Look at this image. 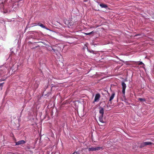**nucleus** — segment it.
<instances>
[{
	"instance_id": "4468645a",
	"label": "nucleus",
	"mask_w": 154,
	"mask_h": 154,
	"mask_svg": "<svg viewBox=\"0 0 154 154\" xmlns=\"http://www.w3.org/2000/svg\"><path fill=\"white\" fill-rule=\"evenodd\" d=\"M52 50H53V51H54L55 53H56L57 52V50L53 48H52Z\"/></svg>"
},
{
	"instance_id": "a211bd4d",
	"label": "nucleus",
	"mask_w": 154,
	"mask_h": 154,
	"mask_svg": "<svg viewBox=\"0 0 154 154\" xmlns=\"http://www.w3.org/2000/svg\"><path fill=\"white\" fill-rule=\"evenodd\" d=\"M123 97L125 98V95L124 96V94H123Z\"/></svg>"
},
{
	"instance_id": "6e6552de",
	"label": "nucleus",
	"mask_w": 154,
	"mask_h": 154,
	"mask_svg": "<svg viewBox=\"0 0 154 154\" xmlns=\"http://www.w3.org/2000/svg\"><path fill=\"white\" fill-rule=\"evenodd\" d=\"M103 116L102 115H100V116L99 117V121L103 123L104 122L103 121Z\"/></svg>"
},
{
	"instance_id": "7ed1b4c3",
	"label": "nucleus",
	"mask_w": 154,
	"mask_h": 154,
	"mask_svg": "<svg viewBox=\"0 0 154 154\" xmlns=\"http://www.w3.org/2000/svg\"><path fill=\"white\" fill-rule=\"evenodd\" d=\"M122 92L125 96V90L126 87V85L124 82H122Z\"/></svg>"
},
{
	"instance_id": "0eeeda50",
	"label": "nucleus",
	"mask_w": 154,
	"mask_h": 154,
	"mask_svg": "<svg viewBox=\"0 0 154 154\" xmlns=\"http://www.w3.org/2000/svg\"><path fill=\"white\" fill-rule=\"evenodd\" d=\"M115 93L113 92L112 93L111 96L110 97L109 101L111 102L114 98L115 96Z\"/></svg>"
},
{
	"instance_id": "9d476101",
	"label": "nucleus",
	"mask_w": 154,
	"mask_h": 154,
	"mask_svg": "<svg viewBox=\"0 0 154 154\" xmlns=\"http://www.w3.org/2000/svg\"><path fill=\"white\" fill-rule=\"evenodd\" d=\"M100 6L102 8H106L107 7V6L104 4H101L100 5Z\"/></svg>"
},
{
	"instance_id": "f257e3e1",
	"label": "nucleus",
	"mask_w": 154,
	"mask_h": 154,
	"mask_svg": "<svg viewBox=\"0 0 154 154\" xmlns=\"http://www.w3.org/2000/svg\"><path fill=\"white\" fill-rule=\"evenodd\" d=\"M102 147H90L88 149L89 151H94L99 150L100 149H103Z\"/></svg>"
},
{
	"instance_id": "ddd939ff",
	"label": "nucleus",
	"mask_w": 154,
	"mask_h": 154,
	"mask_svg": "<svg viewBox=\"0 0 154 154\" xmlns=\"http://www.w3.org/2000/svg\"><path fill=\"white\" fill-rule=\"evenodd\" d=\"M4 83V82L0 83V89L1 90H2V87L3 86V85Z\"/></svg>"
},
{
	"instance_id": "f3484780",
	"label": "nucleus",
	"mask_w": 154,
	"mask_h": 154,
	"mask_svg": "<svg viewBox=\"0 0 154 154\" xmlns=\"http://www.w3.org/2000/svg\"><path fill=\"white\" fill-rule=\"evenodd\" d=\"M51 88H53V87H54V85H52H52H51Z\"/></svg>"
},
{
	"instance_id": "1a4fd4ad",
	"label": "nucleus",
	"mask_w": 154,
	"mask_h": 154,
	"mask_svg": "<svg viewBox=\"0 0 154 154\" xmlns=\"http://www.w3.org/2000/svg\"><path fill=\"white\" fill-rule=\"evenodd\" d=\"M100 113L101 114V115L103 116L104 114V109L103 108H101L99 111Z\"/></svg>"
},
{
	"instance_id": "f03ea898",
	"label": "nucleus",
	"mask_w": 154,
	"mask_h": 154,
	"mask_svg": "<svg viewBox=\"0 0 154 154\" xmlns=\"http://www.w3.org/2000/svg\"><path fill=\"white\" fill-rule=\"evenodd\" d=\"M152 143L151 142H143L142 143H141L140 147L142 148L143 147H144L146 145H150L152 144Z\"/></svg>"
},
{
	"instance_id": "9b49d317",
	"label": "nucleus",
	"mask_w": 154,
	"mask_h": 154,
	"mask_svg": "<svg viewBox=\"0 0 154 154\" xmlns=\"http://www.w3.org/2000/svg\"><path fill=\"white\" fill-rule=\"evenodd\" d=\"M138 100L141 102H145L146 101V100L145 98H138Z\"/></svg>"
},
{
	"instance_id": "2eb2a0df",
	"label": "nucleus",
	"mask_w": 154,
	"mask_h": 154,
	"mask_svg": "<svg viewBox=\"0 0 154 154\" xmlns=\"http://www.w3.org/2000/svg\"><path fill=\"white\" fill-rule=\"evenodd\" d=\"M139 65H142L144 64L142 62H141L140 63H139L138 64Z\"/></svg>"
},
{
	"instance_id": "20e7f679",
	"label": "nucleus",
	"mask_w": 154,
	"mask_h": 154,
	"mask_svg": "<svg viewBox=\"0 0 154 154\" xmlns=\"http://www.w3.org/2000/svg\"><path fill=\"white\" fill-rule=\"evenodd\" d=\"M100 96L99 94H96L95 98L94 99V103L95 102L97 101L100 97Z\"/></svg>"
},
{
	"instance_id": "aec40b11",
	"label": "nucleus",
	"mask_w": 154,
	"mask_h": 154,
	"mask_svg": "<svg viewBox=\"0 0 154 154\" xmlns=\"http://www.w3.org/2000/svg\"><path fill=\"white\" fill-rule=\"evenodd\" d=\"M75 152H73L72 154H75Z\"/></svg>"
},
{
	"instance_id": "dca6fc26",
	"label": "nucleus",
	"mask_w": 154,
	"mask_h": 154,
	"mask_svg": "<svg viewBox=\"0 0 154 154\" xmlns=\"http://www.w3.org/2000/svg\"><path fill=\"white\" fill-rule=\"evenodd\" d=\"M5 79H3V80H2V79H0V82H2V81H5Z\"/></svg>"
},
{
	"instance_id": "412c9836",
	"label": "nucleus",
	"mask_w": 154,
	"mask_h": 154,
	"mask_svg": "<svg viewBox=\"0 0 154 154\" xmlns=\"http://www.w3.org/2000/svg\"><path fill=\"white\" fill-rule=\"evenodd\" d=\"M38 47V46H36V47H35V48H37Z\"/></svg>"
},
{
	"instance_id": "423d86ee",
	"label": "nucleus",
	"mask_w": 154,
	"mask_h": 154,
	"mask_svg": "<svg viewBox=\"0 0 154 154\" xmlns=\"http://www.w3.org/2000/svg\"><path fill=\"white\" fill-rule=\"evenodd\" d=\"M38 25L41 26L42 28L48 30H49V29H48L47 27H45L43 24L41 23H38Z\"/></svg>"
},
{
	"instance_id": "39448f33",
	"label": "nucleus",
	"mask_w": 154,
	"mask_h": 154,
	"mask_svg": "<svg viewBox=\"0 0 154 154\" xmlns=\"http://www.w3.org/2000/svg\"><path fill=\"white\" fill-rule=\"evenodd\" d=\"M26 143V141L24 140H22L16 142V145H19L21 144H23Z\"/></svg>"
},
{
	"instance_id": "f8f14e48",
	"label": "nucleus",
	"mask_w": 154,
	"mask_h": 154,
	"mask_svg": "<svg viewBox=\"0 0 154 154\" xmlns=\"http://www.w3.org/2000/svg\"><path fill=\"white\" fill-rule=\"evenodd\" d=\"M94 31H92V32H89V33H86L85 32H84V34H85V35H90L92 33H94Z\"/></svg>"
},
{
	"instance_id": "6ab92c4d",
	"label": "nucleus",
	"mask_w": 154,
	"mask_h": 154,
	"mask_svg": "<svg viewBox=\"0 0 154 154\" xmlns=\"http://www.w3.org/2000/svg\"><path fill=\"white\" fill-rule=\"evenodd\" d=\"M27 148L28 149H30V148L28 147H27Z\"/></svg>"
},
{
	"instance_id": "4be33fe9",
	"label": "nucleus",
	"mask_w": 154,
	"mask_h": 154,
	"mask_svg": "<svg viewBox=\"0 0 154 154\" xmlns=\"http://www.w3.org/2000/svg\"><path fill=\"white\" fill-rule=\"evenodd\" d=\"M38 42H35V43H38Z\"/></svg>"
}]
</instances>
